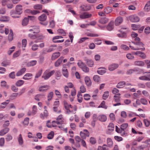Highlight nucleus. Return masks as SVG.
<instances>
[{
	"mask_svg": "<svg viewBox=\"0 0 150 150\" xmlns=\"http://www.w3.org/2000/svg\"><path fill=\"white\" fill-rule=\"evenodd\" d=\"M55 72L54 70L50 71L49 69L46 70L43 73L42 77L45 80H47L52 76Z\"/></svg>",
	"mask_w": 150,
	"mask_h": 150,
	"instance_id": "obj_1",
	"label": "nucleus"
},
{
	"mask_svg": "<svg viewBox=\"0 0 150 150\" xmlns=\"http://www.w3.org/2000/svg\"><path fill=\"white\" fill-rule=\"evenodd\" d=\"M129 20L132 22L136 23L139 21V18L137 16L132 15L130 16L129 17Z\"/></svg>",
	"mask_w": 150,
	"mask_h": 150,
	"instance_id": "obj_2",
	"label": "nucleus"
},
{
	"mask_svg": "<svg viewBox=\"0 0 150 150\" xmlns=\"http://www.w3.org/2000/svg\"><path fill=\"white\" fill-rule=\"evenodd\" d=\"M145 144L143 145H141L139 146V150H143V149L145 148L147 146H150V139H148L146 140L145 142Z\"/></svg>",
	"mask_w": 150,
	"mask_h": 150,
	"instance_id": "obj_3",
	"label": "nucleus"
},
{
	"mask_svg": "<svg viewBox=\"0 0 150 150\" xmlns=\"http://www.w3.org/2000/svg\"><path fill=\"white\" fill-rule=\"evenodd\" d=\"M92 15L91 14L89 13L88 12H84L81 13L80 15V17L82 19H84L87 18H90Z\"/></svg>",
	"mask_w": 150,
	"mask_h": 150,
	"instance_id": "obj_4",
	"label": "nucleus"
},
{
	"mask_svg": "<svg viewBox=\"0 0 150 150\" xmlns=\"http://www.w3.org/2000/svg\"><path fill=\"white\" fill-rule=\"evenodd\" d=\"M128 126L127 123H124L122 124L121 126V128L122 129V131L123 132V134L125 136H127V133L125 132V130L126 129Z\"/></svg>",
	"mask_w": 150,
	"mask_h": 150,
	"instance_id": "obj_5",
	"label": "nucleus"
},
{
	"mask_svg": "<svg viewBox=\"0 0 150 150\" xmlns=\"http://www.w3.org/2000/svg\"><path fill=\"white\" fill-rule=\"evenodd\" d=\"M63 122V118L62 117V115H61L57 117L56 121H53L52 122H56L58 125L62 124Z\"/></svg>",
	"mask_w": 150,
	"mask_h": 150,
	"instance_id": "obj_6",
	"label": "nucleus"
},
{
	"mask_svg": "<svg viewBox=\"0 0 150 150\" xmlns=\"http://www.w3.org/2000/svg\"><path fill=\"white\" fill-rule=\"evenodd\" d=\"M119 65L117 64H113L110 65L108 67V69L110 71H113L117 68Z\"/></svg>",
	"mask_w": 150,
	"mask_h": 150,
	"instance_id": "obj_7",
	"label": "nucleus"
},
{
	"mask_svg": "<svg viewBox=\"0 0 150 150\" xmlns=\"http://www.w3.org/2000/svg\"><path fill=\"white\" fill-rule=\"evenodd\" d=\"M140 38H135L134 41L132 42L135 45L140 46H143L144 44L141 42H140Z\"/></svg>",
	"mask_w": 150,
	"mask_h": 150,
	"instance_id": "obj_8",
	"label": "nucleus"
},
{
	"mask_svg": "<svg viewBox=\"0 0 150 150\" xmlns=\"http://www.w3.org/2000/svg\"><path fill=\"white\" fill-rule=\"evenodd\" d=\"M123 21L122 18L120 16L117 17L115 21V23L116 25H120Z\"/></svg>",
	"mask_w": 150,
	"mask_h": 150,
	"instance_id": "obj_9",
	"label": "nucleus"
},
{
	"mask_svg": "<svg viewBox=\"0 0 150 150\" xmlns=\"http://www.w3.org/2000/svg\"><path fill=\"white\" fill-rule=\"evenodd\" d=\"M64 106L65 108L67 110L66 112L67 114H69L71 113V111L69 109V108H72V106L70 104H69L67 103H65Z\"/></svg>",
	"mask_w": 150,
	"mask_h": 150,
	"instance_id": "obj_10",
	"label": "nucleus"
},
{
	"mask_svg": "<svg viewBox=\"0 0 150 150\" xmlns=\"http://www.w3.org/2000/svg\"><path fill=\"white\" fill-rule=\"evenodd\" d=\"M85 83L87 86H91L92 82L90 77L88 76H86L84 78Z\"/></svg>",
	"mask_w": 150,
	"mask_h": 150,
	"instance_id": "obj_11",
	"label": "nucleus"
},
{
	"mask_svg": "<svg viewBox=\"0 0 150 150\" xmlns=\"http://www.w3.org/2000/svg\"><path fill=\"white\" fill-rule=\"evenodd\" d=\"M64 58V57L63 56H61L55 62V66L56 67H58L61 64Z\"/></svg>",
	"mask_w": 150,
	"mask_h": 150,
	"instance_id": "obj_12",
	"label": "nucleus"
},
{
	"mask_svg": "<svg viewBox=\"0 0 150 150\" xmlns=\"http://www.w3.org/2000/svg\"><path fill=\"white\" fill-rule=\"evenodd\" d=\"M106 69L104 67H100L98 69L97 72L99 74L102 75L106 72Z\"/></svg>",
	"mask_w": 150,
	"mask_h": 150,
	"instance_id": "obj_13",
	"label": "nucleus"
},
{
	"mask_svg": "<svg viewBox=\"0 0 150 150\" xmlns=\"http://www.w3.org/2000/svg\"><path fill=\"white\" fill-rule=\"evenodd\" d=\"M26 68H23L19 71L16 74V76H19L23 74L26 71Z\"/></svg>",
	"mask_w": 150,
	"mask_h": 150,
	"instance_id": "obj_14",
	"label": "nucleus"
},
{
	"mask_svg": "<svg viewBox=\"0 0 150 150\" xmlns=\"http://www.w3.org/2000/svg\"><path fill=\"white\" fill-rule=\"evenodd\" d=\"M106 116L104 115H101L98 116V119L102 122H105L107 120Z\"/></svg>",
	"mask_w": 150,
	"mask_h": 150,
	"instance_id": "obj_15",
	"label": "nucleus"
},
{
	"mask_svg": "<svg viewBox=\"0 0 150 150\" xmlns=\"http://www.w3.org/2000/svg\"><path fill=\"white\" fill-rule=\"evenodd\" d=\"M109 21L108 18L103 17L101 18L99 20V22L102 24H105L107 23Z\"/></svg>",
	"mask_w": 150,
	"mask_h": 150,
	"instance_id": "obj_16",
	"label": "nucleus"
},
{
	"mask_svg": "<svg viewBox=\"0 0 150 150\" xmlns=\"http://www.w3.org/2000/svg\"><path fill=\"white\" fill-rule=\"evenodd\" d=\"M22 6L21 5H18L16 6V11L17 13L18 14H20L22 12Z\"/></svg>",
	"mask_w": 150,
	"mask_h": 150,
	"instance_id": "obj_17",
	"label": "nucleus"
},
{
	"mask_svg": "<svg viewBox=\"0 0 150 150\" xmlns=\"http://www.w3.org/2000/svg\"><path fill=\"white\" fill-rule=\"evenodd\" d=\"M9 130V129L8 127H6L0 131V136H2L7 133Z\"/></svg>",
	"mask_w": 150,
	"mask_h": 150,
	"instance_id": "obj_18",
	"label": "nucleus"
},
{
	"mask_svg": "<svg viewBox=\"0 0 150 150\" xmlns=\"http://www.w3.org/2000/svg\"><path fill=\"white\" fill-rule=\"evenodd\" d=\"M82 9L84 11H87L91 9V6L89 4L84 5L81 6Z\"/></svg>",
	"mask_w": 150,
	"mask_h": 150,
	"instance_id": "obj_19",
	"label": "nucleus"
},
{
	"mask_svg": "<svg viewBox=\"0 0 150 150\" xmlns=\"http://www.w3.org/2000/svg\"><path fill=\"white\" fill-rule=\"evenodd\" d=\"M60 55V53L59 52H55L53 53L51 57V59L54 60L59 57Z\"/></svg>",
	"mask_w": 150,
	"mask_h": 150,
	"instance_id": "obj_20",
	"label": "nucleus"
},
{
	"mask_svg": "<svg viewBox=\"0 0 150 150\" xmlns=\"http://www.w3.org/2000/svg\"><path fill=\"white\" fill-rule=\"evenodd\" d=\"M117 35L118 37L121 38H124L127 36L126 33L122 30L119 31V33L117 34Z\"/></svg>",
	"mask_w": 150,
	"mask_h": 150,
	"instance_id": "obj_21",
	"label": "nucleus"
},
{
	"mask_svg": "<svg viewBox=\"0 0 150 150\" xmlns=\"http://www.w3.org/2000/svg\"><path fill=\"white\" fill-rule=\"evenodd\" d=\"M56 47V46L55 45H53L50 46L49 47V48L46 51L45 50H44L42 51V53L45 54L46 52H52V51H53L54 50V47Z\"/></svg>",
	"mask_w": 150,
	"mask_h": 150,
	"instance_id": "obj_22",
	"label": "nucleus"
},
{
	"mask_svg": "<svg viewBox=\"0 0 150 150\" xmlns=\"http://www.w3.org/2000/svg\"><path fill=\"white\" fill-rule=\"evenodd\" d=\"M49 86L47 85L41 86L39 88V91L42 92L46 91L48 88Z\"/></svg>",
	"mask_w": 150,
	"mask_h": 150,
	"instance_id": "obj_23",
	"label": "nucleus"
},
{
	"mask_svg": "<svg viewBox=\"0 0 150 150\" xmlns=\"http://www.w3.org/2000/svg\"><path fill=\"white\" fill-rule=\"evenodd\" d=\"M48 116V113L46 110H44L43 114L41 113L40 115V118L42 119H44L45 117H47Z\"/></svg>",
	"mask_w": 150,
	"mask_h": 150,
	"instance_id": "obj_24",
	"label": "nucleus"
},
{
	"mask_svg": "<svg viewBox=\"0 0 150 150\" xmlns=\"http://www.w3.org/2000/svg\"><path fill=\"white\" fill-rule=\"evenodd\" d=\"M18 140L19 144L20 145H22L23 144V139L22 136V135L20 134L19 135L18 137Z\"/></svg>",
	"mask_w": 150,
	"mask_h": 150,
	"instance_id": "obj_25",
	"label": "nucleus"
},
{
	"mask_svg": "<svg viewBox=\"0 0 150 150\" xmlns=\"http://www.w3.org/2000/svg\"><path fill=\"white\" fill-rule=\"evenodd\" d=\"M38 19L40 21H45L47 18L46 16L44 14H43L38 17Z\"/></svg>",
	"mask_w": 150,
	"mask_h": 150,
	"instance_id": "obj_26",
	"label": "nucleus"
},
{
	"mask_svg": "<svg viewBox=\"0 0 150 150\" xmlns=\"http://www.w3.org/2000/svg\"><path fill=\"white\" fill-rule=\"evenodd\" d=\"M126 84V83L124 81H122L119 82L117 84L116 87L117 88H120L123 87Z\"/></svg>",
	"mask_w": 150,
	"mask_h": 150,
	"instance_id": "obj_27",
	"label": "nucleus"
},
{
	"mask_svg": "<svg viewBox=\"0 0 150 150\" xmlns=\"http://www.w3.org/2000/svg\"><path fill=\"white\" fill-rule=\"evenodd\" d=\"M114 23L113 22H110L107 26V29L109 31L112 30L113 28Z\"/></svg>",
	"mask_w": 150,
	"mask_h": 150,
	"instance_id": "obj_28",
	"label": "nucleus"
},
{
	"mask_svg": "<svg viewBox=\"0 0 150 150\" xmlns=\"http://www.w3.org/2000/svg\"><path fill=\"white\" fill-rule=\"evenodd\" d=\"M107 142L108 146L110 148L112 147L113 145V142L111 139L109 138H107Z\"/></svg>",
	"mask_w": 150,
	"mask_h": 150,
	"instance_id": "obj_29",
	"label": "nucleus"
},
{
	"mask_svg": "<svg viewBox=\"0 0 150 150\" xmlns=\"http://www.w3.org/2000/svg\"><path fill=\"white\" fill-rule=\"evenodd\" d=\"M28 22L29 18H25L22 21V25L23 26H26L28 24Z\"/></svg>",
	"mask_w": 150,
	"mask_h": 150,
	"instance_id": "obj_30",
	"label": "nucleus"
},
{
	"mask_svg": "<svg viewBox=\"0 0 150 150\" xmlns=\"http://www.w3.org/2000/svg\"><path fill=\"white\" fill-rule=\"evenodd\" d=\"M37 62V61L36 60H33L28 63L27 65L28 67L33 66L35 65Z\"/></svg>",
	"mask_w": 150,
	"mask_h": 150,
	"instance_id": "obj_31",
	"label": "nucleus"
},
{
	"mask_svg": "<svg viewBox=\"0 0 150 150\" xmlns=\"http://www.w3.org/2000/svg\"><path fill=\"white\" fill-rule=\"evenodd\" d=\"M9 20V17L6 16H2L0 18V21L2 22H6L8 21Z\"/></svg>",
	"mask_w": 150,
	"mask_h": 150,
	"instance_id": "obj_32",
	"label": "nucleus"
},
{
	"mask_svg": "<svg viewBox=\"0 0 150 150\" xmlns=\"http://www.w3.org/2000/svg\"><path fill=\"white\" fill-rule=\"evenodd\" d=\"M112 11V8L110 7H107L104 9V12L106 14H108Z\"/></svg>",
	"mask_w": 150,
	"mask_h": 150,
	"instance_id": "obj_33",
	"label": "nucleus"
},
{
	"mask_svg": "<svg viewBox=\"0 0 150 150\" xmlns=\"http://www.w3.org/2000/svg\"><path fill=\"white\" fill-rule=\"evenodd\" d=\"M27 12L28 13H30L33 15H35L39 13L40 12L37 10H27Z\"/></svg>",
	"mask_w": 150,
	"mask_h": 150,
	"instance_id": "obj_34",
	"label": "nucleus"
},
{
	"mask_svg": "<svg viewBox=\"0 0 150 150\" xmlns=\"http://www.w3.org/2000/svg\"><path fill=\"white\" fill-rule=\"evenodd\" d=\"M78 101L79 102L81 103L82 102L83 98L81 93L79 92L77 94Z\"/></svg>",
	"mask_w": 150,
	"mask_h": 150,
	"instance_id": "obj_35",
	"label": "nucleus"
},
{
	"mask_svg": "<svg viewBox=\"0 0 150 150\" xmlns=\"http://www.w3.org/2000/svg\"><path fill=\"white\" fill-rule=\"evenodd\" d=\"M63 74V75L67 78L68 77L69 74L68 70L66 69H63L62 70Z\"/></svg>",
	"mask_w": 150,
	"mask_h": 150,
	"instance_id": "obj_36",
	"label": "nucleus"
},
{
	"mask_svg": "<svg viewBox=\"0 0 150 150\" xmlns=\"http://www.w3.org/2000/svg\"><path fill=\"white\" fill-rule=\"evenodd\" d=\"M24 81L23 80H19L16 83V85L17 86H20L24 83Z\"/></svg>",
	"mask_w": 150,
	"mask_h": 150,
	"instance_id": "obj_37",
	"label": "nucleus"
},
{
	"mask_svg": "<svg viewBox=\"0 0 150 150\" xmlns=\"http://www.w3.org/2000/svg\"><path fill=\"white\" fill-rule=\"evenodd\" d=\"M135 64L136 65L141 66H143L144 64V62L141 61H137L135 62Z\"/></svg>",
	"mask_w": 150,
	"mask_h": 150,
	"instance_id": "obj_38",
	"label": "nucleus"
},
{
	"mask_svg": "<svg viewBox=\"0 0 150 150\" xmlns=\"http://www.w3.org/2000/svg\"><path fill=\"white\" fill-rule=\"evenodd\" d=\"M18 95V93H12L10 96L9 99L12 100L15 99Z\"/></svg>",
	"mask_w": 150,
	"mask_h": 150,
	"instance_id": "obj_39",
	"label": "nucleus"
},
{
	"mask_svg": "<svg viewBox=\"0 0 150 150\" xmlns=\"http://www.w3.org/2000/svg\"><path fill=\"white\" fill-rule=\"evenodd\" d=\"M32 75V74L31 73H26L23 77V79L25 80H28L29 79L27 77H31Z\"/></svg>",
	"mask_w": 150,
	"mask_h": 150,
	"instance_id": "obj_40",
	"label": "nucleus"
},
{
	"mask_svg": "<svg viewBox=\"0 0 150 150\" xmlns=\"http://www.w3.org/2000/svg\"><path fill=\"white\" fill-rule=\"evenodd\" d=\"M87 64L88 66L92 67L94 65V62L92 60H87Z\"/></svg>",
	"mask_w": 150,
	"mask_h": 150,
	"instance_id": "obj_41",
	"label": "nucleus"
},
{
	"mask_svg": "<svg viewBox=\"0 0 150 150\" xmlns=\"http://www.w3.org/2000/svg\"><path fill=\"white\" fill-rule=\"evenodd\" d=\"M139 79L140 80H144V81H150V78L147 77V76H140L139 77Z\"/></svg>",
	"mask_w": 150,
	"mask_h": 150,
	"instance_id": "obj_42",
	"label": "nucleus"
},
{
	"mask_svg": "<svg viewBox=\"0 0 150 150\" xmlns=\"http://www.w3.org/2000/svg\"><path fill=\"white\" fill-rule=\"evenodd\" d=\"M140 26L136 24H132L131 25L132 29L134 30H136L139 29Z\"/></svg>",
	"mask_w": 150,
	"mask_h": 150,
	"instance_id": "obj_43",
	"label": "nucleus"
},
{
	"mask_svg": "<svg viewBox=\"0 0 150 150\" xmlns=\"http://www.w3.org/2000/svg\"><path fill=\"white\" fill-rule=\"evenodd\" d=\"M102 108L105 109H106L107 107L105 105V102L103 101L100 104L98 107V108Z\"/></svg>",
	"mask_w": 150,
	"mask_h": 150,
	"instance_id": "obj_44",
	"label": "nucleus"
},
{
	"mask_svg": "<svg viewBox=\"0 0 150 150\" xmlns=\"http://www.w3.org/2000/svg\"><path fill=\"white\" fill-rule=\"evenodd\" d=\"M109 130L112 131L114 130V125L112 123H110L108 127Z\"/></svg>",
	"mask_w": 150,
	"mask_h": 150,
	"instance_id": "obj_45",
	"label": "nucleus"
},
{
	"mask_svg": "<svg viewBox=\"0 0 150 150\" xmlns=\"http://www.w3.org/2000/svg\"><path fill=\"white\" fill-rule=\"evenodd\" d=\"M42 72V69H40L39 70L38 72L36 73L35 76V79H37L40 77L41 75Z\"/></svg>",
	"mask_w": 150,
	"mask_h": 150,
	"instance_id": "obj_46",
	"label": "nucleus"
},
{
	"mask_svg": "<svg viewBox=\"0 0 150 150\" xmlns=\"http://www.w3.org/2000/svg\"><path fill=\"white\" fill-rule=\"evenodd\" d=\"M53 93L51 92L49 93L47 95V100L48 101L51 100L53 97Z\"/></svg>",
	"mask_w": 150,
	"mask_h": 150,
	"instance_id": "obj_47",
	"label": "nucleus"
},
{
	"mask_svg": "<svg viewBox=\"0 0 150 150\" xmlns=\"http://www.w3.org/2000/svg\"><path fill=\"white\" fill-rule=\"evenodd\" d=\"M34 9L37 10H41L42 8V5L41 4L35 5L33 6Z\"/></svg>",
	"mask_w": 150,
	"mask_h": 150,
	"instance_id": "obj_48",
	"label": "nucleus"
},
{
	"mask_svg": "<svg viewBox=\"0 0 150 150\" xmlns=\"http://www.w3.org/2000/svg\"><path fill=\"white\" fill-rule=\"evenodd\" d=\"M59 38H53L52 41L54 43H61L63 42L64 41V40L62 39L61 40H58V39Z\"/></svg>",
	"mask_w": 150,
	"mask_h": 150,
	"instance_id": "obj_49",
	"label": "nucleus"
},
{
	"mask_svg": "<svg viewBox=\"0 0 150 150\" xmlns=\"http://www.w3.org/2000/svg\"><path fill=\"white\" fill-rule=\"evenodd\" d=\"M13 137L11 134H7L5 138L6 141L7 142H9L12 139Z\"/></svg>",
	"mask_w": 150,
	"mask_h": 150,
	"instance_id": "obj_50",
	"label": "nucleus"
},
{
	"mask_svg": "<svg viewBox=\"0 0 150 150\" xmlns=\"http://www.w3.org/2000/svg\"><path fill=\"white\" fill-rule=\"evenodd\" d=\"M29 118L28 117L25 118L22 123L24 125H27L29 123Z\"/></svg>",
	"mask_w": 150,
	"mask_h": 150,
	"instance_id": "obj_51",
	"label": "nucleus"
},
{
	"mask_svg": "<svg viewBox=\"0 0 150 150\" xmlns=\"http://www.w3.org/2000/svg\"><path fill=\"white\" fill-rule=\"evenodd\" d=\"M133 54H134L133 53L132 54L129 53L127 54L126 57L128 59H132L134 58Z\"/></svg>",
	"mask_w": 150,
	"mask_h": 150,
	"instance_id": "obj_52",
	"label": "nucleus"
},
{
	"mask_svg": "<svg viewBox=\"0 0 150 150\" xmlns=\"http://www.w3.org/2000/svg\"><path fill=\"white\" fill-rule=\"evenodd\" d=\"M140 100L142 104L143 105H146L147 104V101L145 98H142L140 99Z\"/></svg>",
	"mask_w": 150,
	"mask_h": 150,
	"instance_id": "obj_53",
	"label": "nucleus"
},
{
	"mask_svg": "<svg viewBox=\"0 0 150 150\" xmlns=\"http://www.w3.org/2000/svg\"><path fill=\"white\" fill-rule=\"evenodd\" d=\"M109 96V92L108 91H106L104 93L103 96V99L105 100L108 98Z\"/></svg>",
	"mask_w": 150,
	"mask_h": 150,
	"instance_id": "obj_54",
	"label": "nucleus"
},
{
	"mask_svg": "<svg viewBox=\"0 0 150 150\" xmlns=\"http://www.w3.org/2000/svg\"><path fill=\"white\" fill-rule=\"evenodd\" d=\"M10 64L9 61L6 60L3 61L1 63L2 66L4 67H6L8 65H9Z\"/></svg>",
	"mask_w": 150,
	"mask_h": 150,
	"instance_id": "obj_55",
	"label": "nucleus"
},
{
	"mask_svg": "<svg viewBox=\"0 0 150 150\" xmlns=\"http://www.w3.org/2000/svg\"><path fill=\"white\" fill-rule=\"evenodd\" d=\"M33 110L32 112V115H35L37 112V108L36 106L33 105L32 108Z\"/></svg>",
	"mask_w": 150,
	"mask_h": 150,
	"instance_id": "obj_56",
	"label": "nucleus"
},
{
	"mask_svg": "<svg viewBox=\"0 0 150 150\" xmlns=\"http://www.w3.org/2000/svg\"><path fill=\"white\" fill-rule=\"evenodd\" d=\"M93 80L96 82H99L100 79V77L98 75H95L93 77Z\"/></svg>",
	"mask_w": 150,
	"mask_h": 150,
	"instance_id": "obj_57",
	"label": "nucleus"
},
{
	"mask_svg": "<svg viewBox=\"0 0 150 150\" xmlns=\"http://www.w3.org/2000/svg\"><path fill=\"white\" fill-rule=\"evenodd\" d=\"M77 65L81 69L85 64L81 60H79L77 63Z\"/></svg>",
	"mask_w": 150,
	"mask_h": 150,
	"instance_id": "obj_58",
	"label": "nucleus"
},
{
	"mask_svg": "<svg viewBox=\"0 0 150 150\" xmlns=\"http://www.w3.org/2000/svg\"><path fill=\"white\" fill-rule=\"evenodd\" d=\"M90 143L93 144H95L96 142V141L95 138L91 137L90 138Z\"/></svg>",
	"mask_w": 150,
	"mask_h": 150,
	"instance_id": "obj_59",
	"label": "nucleus"
},
{
	"mask_svg": "<svg viewBox=\"0 0 150 150\" xmlns=\"http://www.w3.org/2000/svg\"><path fill=\"white\" fill-rule=\"evenodd\" d=\"M116 131L118 133H121L122 136L124 135L123 134V132L122 131L121 128H118L117 126H116Z\"/></svg>",
	"mask_w": 150,
	"mask_h": 150,
	"instance_id": "obj_60",
	"label": "nucleus"
},
{
	"mask_svg": "<svg viewBox=\"0 0 150 150\" xmlns=\"http://www.w3.org/2000/svg\"><path fill=\"white\" fill-rule=\"evenodd\" d=\"M59 140V143L61 144H62L64 142V137H59L57 138Z\"/></svg>",
	"mask_w": 150,
	"mask_h": 150,
	"instance_id": "obj_61",
	"label": "nucleus"
},
{
	"mask_svg": "<svg viewBox=\"0 0 150 150\" xmlns=\"http://www.w3.org/2000/svg\"><path fill=\"white\" fill-rule=\"evenodd\" d=\"M144 122L145 126L146 127H148L150 125V122L147 119H144Z\"/></svg>",
	"mask_w": 150,
	"mask_h": 150,
	"instance_id": "obj_62",
	"label": "nucleus"
},
{
	"mask_svg": "<svg viewBox=\"0 0 150 150\" xmlns=\"http://www.w3.org/2000/svg\"><path fill=\"white\" fill-rule=\"evenodd\" d=\"M57 31L59 33L62 34L63 35L65 36L66 35L65 32L62 29H59Z\"/></svg>",
	"mask_w": 150,
	"mask_h": 150,
	"instance_id": "obj_63",
	"label": "nucleus"
},
{
	"mask_svg": "<svg viewBox=\"0 0 150 150\" xmlns=\"http://www.w3.org/2000/svg\"><path fill=\"white\" fill-rule=\"evenodd\" d=\"M83 71L85 72H88L89 71V69L88 68L86 65L81 68Z\"/></svg>",
	"mask_w": 150,
	"mask_h": 150,
	"instance_id": "obj_64",
	"label": "nucleus"
}]
</instances>
